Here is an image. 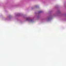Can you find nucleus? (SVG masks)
<instances>
[{
    "label": "nucleus",
    "mask_w": 66,
    "mask_h": 66,
    "mask_svg": "<svg viewBox=\"0 0 66 66\" xmlns=\"http://www.w3.org/2000/svg\"><path fill=\"white\" fill-rule=\"evenodd\" d=\"M29 18H27L26 20H29Z\"/></svg>",
    "instance_id": "nucleus-1"
}]
</instances>
